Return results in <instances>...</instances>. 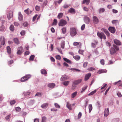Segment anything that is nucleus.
<instances>
[{
  "instance_id": "nucleus-1",
  "label": "nucleus",
  "mask_w": 122,
  "mask_h": 122,
  "mask_svg": "<svg viewBox=\"0 0 122 122\" xmlns=\"http://www.w3.org/2000/svg\"><path fill=\"white\" fill-rule=\"evenodd\" d=\"M119 50V47L113 44L112 47L110 49V51L111 54L113 55L116 53L117 51Z\"/></svg>"
},
{
  "instance_id": "nucleus-2",
  "label": "nucleus",
  "mask_w": 122,
  "mask_h": 122,
  "mask_svg": "<svg viewBox=\"0 0 122 122\" xmlns=\"http://www.w3.org/2000/svg\"><path fill=\"white\" fill-rule=\"evenodd\" d=\"M76 34V31L75 28H72L70 29V34L71 36H74Z\"/></svg>"
},
{
  "instance_id": "nucleus-3",
  "label": "nucleus",
  "mask_w": 122,
  "mask_h": 122,
  "mask_svg": "<svg viewBox=\"0 0 122 122\" xmlns=\"http://www.w3.org/2000/svg\"><path fill=\"white\" fill-rule=\"evenodd\" d=\"M97 35L101 40L102 39H103L104 40H106V39L105 35L103 33H100L98 32L97 33Z\"/></svg>"
},
{
  "instance_id": "nucleus-4",
  "label": "nucleus",
  "mask_w": 122,
  "mask_h": 122,
  "mask_svg": "<svg viewBox=\"0 0 122 122\" xmlns=\"http://www.w3.org/2000/svg\"><path fill=\"white\" fill-rule=\"evenodd\" d=\"M5 40L4 36H1L0 37V47L4 45L5 43Z\"/></svg>"
},
{
  "instance_id": "nucleus-5",
  "label": "nucleus",
  "mask_w": 122,
  "mask_h": 122,
  "mask_svg": "<svg viewBox=\"0 0 122 122\" xmlns=\"http://www.w3.org/2000/svg\"><path fill=\"white\" fill-rule=\"evenodd\" d=\"M31 77V75H26L25 76L22 77L21 79V82H24L27 80Z\"/></svg>"
},
{
  "instance_id": "nucleus-6",
  "label": "nucleus",
  "mask_w": 122,
  "mask_h": 122,
  "mask_svg": "<svg viewBox=\"0 0 122 122\" xmlns=\"http://www.w3.org/2000/svg\"><path fill=\"white\" fill-rule=\"evenodd\" d=\"M67 22L66 21L64 20H61L59 23L58 24L59 26H63L66 24Z\"/></svg>"
},
{
  "instance_id": "nucleus-7",
  "label": "nucleus",
  "mask_w": 122,
  "mask_h": 122,
  "mask_svg": "<svg viewBox=\"0 0 122 122\" xmlns=\"http://www.w3.org/2000/svg\"><path fill=\"white\" fill-rule=\"evenodd\" d=\"M17 50L18 51L17 52V53L18 55H20L21 54L23 51V48L22 46H20L18 47Z\"/></svg>"
},
{
  "instance_id": "nucleus-8",
  "label": "nucleus",
  "mask_w": 122,
  "mask_h": 122,
  "mask_svg": "<svg viewBox=\"0 0 122 122\" xmlns=\"http://www.w3.org/2000/svg\"><path fill=\"white\" fill-rule=\"evenodd\" d=\"M109 30L112 33H114L116 31V29L115 27H110L108 28Z\"/></svg>"
},
{
  "instance_id": "nucleus-9",
  "label": "nucleus",
  "mask_w": 122,
  "mask_h": 122,
  "mask_svg": "<svg viewBox=\"0 0 122 122\" xmlns=\"http://www.w3.org/2000/svg\"><path fill=\"white\" fill-rule=\"evenodd\" d=\"M84 20L86 24H89L90 21L89 18L87 16H85L84 18Z\"/></svg>"
},
{
  "instance_id": "nucleus-10",
  "label": "nucleus",
  "mask_w": 122,
  "mask_h": 122,
  "mask_svg": "<svg viewBox=\"0 0 122 122\" xmlns=\"http://www.w3.org/2000/svg\"><path fill=\"white\" fill-rule=\"evenodd\" d=\"M69 78V77L68 76L66 75H63L61 78V80L62 81H65Z\"/></svg>"
},
{
  "instance_id": "nucleus-11",
  "label": "nucleus",
  "mask_w": 122,
  "mask_h": 122,
  "mask_svg": "<svg viewBox=\"0 0 122 122\" xmlns=\"http://www.w3.org/2000/svg\"><path fill=\"white\" fill-rule=\"evenodd\" d=\"M13 15V12L11 11H9L7 15V17L8 20H10V18H12Z\"/></svg>"
},
{
  "instance_id": "nucleus-12",
  "label": "nucleus",
  "mask_w": 122,
  "mask_h": 122,
  "mask_svg": "<svg viewBox=\"0 0 122 122\" xmlns=\"http://www.w3.org/2000/svg\"><path fill=\"white\" fill-rule=\"evenodd\" d=\"M93 22L95 24H97L99 22V20L97 17L96 16H94L92 18Z\"/></svg>"
},
{
  "instance_id": "nucleus-13",
  "label": "nucleus",
  "mask_w": 122,
  "mask_h": 122,
  "mask_svg": "<svg viewBox=\"0 0 122 122\" xmlns=\"http://www.w3.org/2000/svg\"><path fill=\"white\" fill-rule=\"evenodd\" d=\"M18 16L19 20L20 21H21L23 20V16L21 14L20 12H19L18 13Z\"/></svg>"
},
{
  "instance_id": "nucleus-14",
  "label": "nucleus",
  "mask_w": 122,
  "mask_h": 122,
  "mask_svg": "<svg viewBox=\"0 0 122 122\" xmlns=\"http://www.w3.org/2000/svg\"><path fill=\"white\" fill-rule=\"evenodd\" d=\"M107 70L106 69H100L97 72V73L98 74H100L106 73L107 72Z\"/></svg>"
},
{
  "instance_id": "nucleus-15",
  "label": "nucleus",
  "mask_w": 122,
  "mask_h": 122,
  "mask_svg": "<svg viewBox=\"0 0 122 122\" xmlns=\"http://www.w3.org/2000/svg\"><path fill=\"white\" fill-rule=\"evenodd\" d=\"M113 41L114 43L117 45L120 46L121 45V42L118 40L115 39Z\"/></svg>"
},
{
  "instance_id": "nucleus-16",
  "label": "nucleus",
  "mask_w": 122,
  "mask_h": 122,
  "mask_svg": "<svg viewBox=\"0 0 122 122\" xmlns=\"http://www.w3.org/2000/svg\"><path fill=\"white\" fill-rule=\"evenodd\" d=\"M68 12L74 14L76 13V10L72 8H71L68 10Z\"/></svg>"
},
{
  "instance_id": "nucleus-17",
  "label": "nucleus",
  "mask_w": 122,
  "mask_h": 122,
  "mask_svg": "<svg viewBox=\"0 0 122 122\" xmlns=\"http://www.w3.org/2000/svg\"><path fill=\"white\" fill-rule=\"evenodd\" d=\"M91 74L90 73H89L86 74L85 76L84 80L85 81H86L91 76Z\"/></svg>"
},
{
  "instance_id": "nucleus-18",
  "label": "nucleus",
  "mask_w": 122,
  "mask_h": 122,
  "mask_svg": "<svg viewBox=\"0 0 122 122\" xmlns=\"http://www.w3.org/2000/svg\"><path fill=\"white\" fill-rule=\"evenodd\" d=\"M82 81V79H81L75 81H74L73 83V84L77 85L81 82Z\"/></svg>"
},
{
  "instance_id": "nucleus-19",
  "label": "nucleus",
  "mask_w": 122,
  "mask_h": 122,
  "mask_svg": "<svg viewBox=\"0 0 122 122\" xmlns=\"http://www.w3.org/2000/svg\"><path fill=\"white\" fill-rule=\"evenodd\" d=\"M98 43V42L97 41L95 40H94L93 41V42L91 43L92 47L93 48H95L96 47V45H97Z\"/></svg>"
},
{
  "instance_id": "nucleus-20",
  "label": "nucleus",
  "mask_w": 122,
  "mask_h": 122,
  "mask_svg": "<svg viewBox=\"0 0 122 122\" xmlns=\"http://www.w3.org/2000/svg\"><path fill=\"white\" fill-rule=\"evenodd\" d=\"M109 114V108H108L107 109H105L104 111V116L106 117Z\"/></svg>"
},
{
  "instance_id": "nucleus-21",
  "label": "nucleus",
  "mask_w": 122,
  "mask_h": 122,
  "mask_svg": "<svg viewBox=\"0 0 122 122\" xmlns=\"http://www.w3.org/2000/svg\"><path fill=\"white\" fill-rule=\"evenodd\" d=\"M121 80H119L117 82L114 83V85H117L118 86H122V82H121Z\"/></svg>"
},
{
  "instance_id": "nucleus-22",
  "label": "nucleus",
  "mask_w": 122,
  "mask_h": 122,
  "mask_svg": "<svg viewBox=\"0 0 122 122\" xmlns=\"http://www.w3.org/2000/svg\"><path fill=\"white\" fill-rule=\"evenodd\" d=\"M49 105L48 103H46L42 104L41 106V107L43 108L46 109V108Z\"/></svg>"
},
{
  "instance_id": "nucleus-23",
  "label": "nucleus",
  "mask_w": 122,
  "mask_h": 122,
  "mask_svg": "<svg viewBox=\"0 0 122 122\" xmlns=\"http://www.w3.org/2000/svg\"><path fill=\"white\" fill-rule=\"evenodd\" d=\"M90 2V0H83L82 2V4H86V5H88L89 4Z\"/></svg>"
},
{
  "instance_id": "nucleus-24",
  "label": "nucleus",
  "mask_w": 122,
  "mask_h": 122,
  "mask_svg": "<svg viewBox=\"0 0 122 122\" xmlns=\"http://www.w3.org/2000/svg\"><path fill=\"white\" fill-rule=\"evenodd\" d=\"M25 12L27 14L29 15L31 14L32 11L29 8L27 9L24 10Z\"/></svg>"
},
{
  "instance_id": "nucleus-25",
  "label": "nucleus",
  "mask_w": 122,
  "mask_h": 122,
  "mask_svg": "<svg viewBox=\"0 0 122 122\" xmlns=\"http://www.w3.org/2000/svg\"><path fill=\"white\" fill-rule=\"evenodd\" d=\"M55 86V84L53 83H50L48 85V86L50 88H53Z\"/></svg>"
},
{
  "instance_id": "nucleus-26",
  "label": "nucleus",
  "mask_w": 122,
  "mask_h": 122,
  "mask_svg": "<svg viewBox=\"0 0 122 122\" xmlns=\"http://www.w3.org/2000/svg\"><path fill=\"white\" fill-rule=\"evenodd\" d=\"M77 92L76 91L72 94L71 95V98H74L77 95Z\"/></svg>"
},
{
  "instance_id": "nucleus-27",
  "label": "nucleus",
  "mask_w": 122,
  "mask_h": 122,
  "mask_svg": "<svg viewBox=\"0 0 122 122\" xmlns=\"http://www.w3.org/2000/svg\"><path fill=\"white\" fill-rule=\"evenodd\" d=\"M14 42L15 43L18 45L20 43V42L19 41L18 39L17 38H15L14 39Z\"/></svg>"
},
{
  "instance_id": "nucleus-28",
  "label": "nucleus",
  "mask_w": 122,
  "mask_h": 122,
  "mask_svg": "<svg viewBox=\"0 0 122 122\" xmlns=\"http://www.w3.org/2000/svg\"><path fill=\"white\" fill-rule=\"evenodd\" d=\"M87 86H85L83 87L80 93H82L83 92H84L85 91L86 89L87 88Z\"/></svg>"
},
{
  "instance_id": "nucleus-29",
  "label": "nucleus",
  "mask_w": 122,
  "mask_h": 122,
  "mask_svg": "<svg viewBox=\"0 0 122 122\" xmlns=\"http://www.w3.org/2000/svg\"><path fill=\"white\" fill-rule=\"evenodd\" d=\"M66 107L69 109L70 110H71L72 108L71 105L68 102H67Z\"/></svg>"
},
{
  "instance_id": "nucleus-30",
  "label": "nucleus",
  "mask_w": 122,
  "mask_h": 122,
  "mask_svg": "<svg viewBox=\"0 0 122 122\" xmlns=\"http://www.w3.org/2000/svg\"><path fill=\"white\" fill-rule=\"evenodd\" d=\"M7 53L9 54H10L11 52V50L9 46H8L6 48Z\"/></svg>"
},
{
  "instance_id": "nucleus-31",
  "label": "nucleus",
  "mask_w": 122,
  "mask_h": 122,
  "mask_svg": "<svg viewBox=\"0 0 122 122\" xmlns=\"http://www.w3.org/2000/svg\"><path fill=\"white\" fill-rule=\"evenodd\" d=\"M47 118L46 117L44 116L42 117L41 122H46Z\"/></svg>"
},
{
  "instance_id": "nucleus-32",
  "label": "nucleus",
  "mask_w": 122,
  "mask_h": 122,
  "mask_svg": "<svg viewBox=\"0 0 122 122\" xmlns=\"http://www.w3.org/2000/svg\"><path fill=\"white\" fill-rule=\"evenodd\" d=\"M41 74H46L47 72L44 69H42L41 71Z\"/></svg>"
},
{
  "instance_id": "nucleus-33",
  "label": "nucleus",
  "mask_w": 122,
  "mask_h": 122,
  "mask_svg": "<svg viewBox=\"0 0 122 122\" xmlns=\"http://www.w3.org/2000/svg\"><path fill=\"white\" fill-rule=\"evenodd\" d=\"M89 113H90L92 109V104H89Z\"/></svg>"
},
{
  "instance_id": "nucleus-34",
  "label": "nucleus",
  "mask_w": 122,
  "mask_h": 122,
  "mask_svg": "<svg viewBox=\"0 0 122 122\" xmlns=\"http://www.w3.org/2000/svg\"><path fill=\"white\" fill-rule=\"evenodd\" d=\"M64 60L67 63L69 64H71V62L70 61L69 59L65 58H63Z\"/></svg>"
},
{
  "instance_id": "nucleus-35",
  "label": "nucleus",
  "mask_w": 122,
  "mask_h": 122,
  "mask_svg": "<svg viewBox=\"0 0 122 122\" xmlns=\"http://www.w3.org/2000/svg\"><path fill=\"white\" fill-rule=\"evenodd\" d=\"M61 47L62 49H64V46L65 45V41H63L61 42Z\"/></svg>"
},
{
  "instance_id": "nucleus-36",
  "label": "nucleus",
  "mask_w": 122,
  "mask_h": 122,
  "mask_svg": "<svg viewBox=\"0 0 122 122\" xmlns=\"http://www.w3.org/2000/svg\"><path fill=\"white\" fill-rule=\"evenodd\" d=\"M70 82L69 81H64L63 83V84L65 86H68Z\"/></svg>"
},
{
  "instance_id": "nucleus-37",
  "label": "nucleus",
  "mask_w": 122,
  "mask_h": 122,
  "mask_svg": "<svg viewBox=\"0 0 122 122\" xmlns=\"http://www.w3.org/2000/svg\"><path fill=\"white\" fill-rule=\"evenodd\" d=\"M63 15V14L62 13H60L58 15L57 17L58 19H60L62 17Z\"/></svg>"
},
{
  "instance_id": "nucleus-38",
  "label": "nucleus",
  "mask_w": 122,
  "mask_h": 122,
  "mask_svg": "<svg viewBox=\"0 0 122 122\" xmlns=\"http://www.w3.org/2000/svg\"><path fill=\"white\" fill-rule=\"evenodd\" d=\"M10 29L11 31H14V25H11L10 26Z\"/></svg>"
},
{
  "instance_id": "nucleus-39",
  "label": "nucleus",
  "mask_w": 122,
  "mask_h": 122,
  "mask_svg": "<svg viewBox=\"0 0 122 122\" xmlns=\"http://www.w3.org/2000/svg\"><path fill=\"white\" fill-rule=\"evenodd\" d=\"M5 29V27L3 25H2L0 27V30L2 31H4Z\"/></svg>"
},
{
  "instance_id": "nucleus-40",
  "label": "nucleus",
  "mask_w": 122,
  "mask_h": 122,
  "mask_svg": "<svg viewBox=\"0 0 122 122\" xmlns=\"http://www.w3.org/2000/svg\"><path fill=\"white\" fill-rule=\"evenodd\" d=\"M105 11V9L103 8H100L99 10V13H101Z\"/></svg>"
},
{
  "instance_id": "nucleus-41",
  "label": "nucleus",
  "mask_w": 122,
  "mask_h": 122,
  "mask_svg": "<svg viewBox=\"0 0 122 122\" xmlns=\"http://www.w3.org/2000/svg\"><path fill=\"white\" fill-rule=\"evenodd\" d=\"M97 91L96 90H95L94 91H92L89 93L88 94L89 96L92 95H93Z\"/></svg>"
},
{
  "instance_id": "nucleus-42",
  "label": "nucleus",
  "mask_w": 122,
  "mask_h": 122,
  "mask_svg": "<svg viewBox=\"0 0 122 122\" xmlns=\"http://www.w3.org/2000/svg\"><path fill=\"white\" fill-rule=\"evenodd\" d=\"M70 6V5L67 4H65L63 5V7L64 9H66L68 8Z\"/></svg>"
},
{
  "instance_id": "nucleus-43",
  "label": "nucleus",
  "mask_w": 122,
  "mask_h": 122,
  "mask_svg": "<svg viewBox=\"0 0 122 122\" xmlns=\"http://www.w3.org/2000/svg\"><path fill=\"white\" fill-rule=\"evenodd\" d=\"M57 23V21L56 19H54V20L53 22V25H56Z\"/></svg>"
},
{
  "instance_id": "nucleus-44",
  "label": "nucleus",
  "mask_w": 122,
  "mask_h": 122,
  "mask_svg": "<svg viewBox=\"0 0 122 122\" xmlns=\"http://www.w3.org/2000/svg\"><path fill=\"white\" fill-rule=\"evenodd\" d=\"M15 109L16 111L17 112H19L21 110V109L19 107H16L15 108Z\"/></svg>"
},
{
  "instance_id": "nucleus-45",
  "label": "nucleus",
  "mask_w": 122,
  "mask_h": 122,
  "mask_svg": "<svg viewBox=\"0 0 122 122\" xmlns=\"http://www.w3.org/2000/svg\"><path fill=\"white\" fill-rule=\"evenodd\" d=\"M35 57V56L33 55H32L30 56V58L29 59V60L30 61H33Z\"/></svg>"
},
{
  "instance_id": "nucleus-46",
  "label": "nucleus",
  "mask_w": 122,
  "mask_h": 122,
  "mask_svg": "<svg viewBox=\"0 0 122 122\" xmlns=\"http://www.w3.org/2000/svg\"><path fill=\"white\" fill-rule=\"evenodd\" d=\"M80 58V57L78 56H75V59L77 61L79 60Z\"/></svg>"
},
{
  "instance_id": "nucleus-47",
  "label": "nucleus",
  "mask_w": 122,
  "mask_h": 122,
  "mask_svg": "<svg viewBox=\"0 0 122 122\" xmlns=\"http://www.w3.org/2000/svg\"><path fill=\"white\" fill-rule=\"evenodd\" d=\"M66 28L65 27H63L62 29V33L63 34H65L66 32Z\"/></svg>"
},
{
  "instance_id": "nucleus-48",
  "label": "nucleus",
  "mask_w": 122,
  "mask_h": 122,
  "mask_svg": "<svg viewBox=\"0 0 122 122\" xmlns=\"http://www.w3.org/2000/svg\"><path fill=\"white\" fill-rule=\"evenodd\" d=\"M47 3V0L45 1L43 3L42 6L44 7L46 5Z\"/></svg>"
},
{
  "instance_id": "nucleus-49",
  "label": "nucleus",
  "mask_w": 122,
  "mask_h": 122,
  "mask_svg": "<svg viewBox=\"0 0 122 122\" xmlns=\"http://www.w3.org/2000/svg\"><path fill=\"white\" fill-rule=\"evenodd\" d=\"M54 105L56 108H60V106L57 103H55Z\"/></svg>"
},
{
  "instance_id": "nucleus-50",
  "label": "nucleus",
  "mask_w": 122,
  "mask_h": 122,
  "mask_svg": "<svg viewBox=\"0 0 122 122\" xmlns=\"http://www.w3.org/2000/svg\"><path fill=\"white\" fill-rule=\"evenodd\" d=\"M35 9L36 11H38L40 10V7L37 5L36 6Z\"/></svg>"
},
{
  "instance_id": "nucleus-51",
  "label": "nucleus",
  "mask_w": 122,
  "mask_h": 122,
  "mask_svg": "<svg viewBox=\"0 0 122 122\" xmlns=\"http://www.w3.org/2000/svg\"><path fill=\"white\" fill-rule=\"evenodd\" d=\"M15 100H13L10 101V104L12 105L14 104L15 103Z\"/></svg>"
},
{
  "instance_id": "nucleus-52",
  "label": "nucleus",
  "mask_w": 122,
  "mask_h": 122,
  "mask_svg": "<svg viewBox=\"0 0 122 122\" xmlns=\"http://www.w3.org/2000/svg\"><path fill=\"white\" fill-rule=\"evenodd\" d=\"M41 95H42L41 93L37 92L35 95V96H37L38 97H41Z\"/></svg>"
},
{
  "instance_id": "nucleus-53",
  "label": "nucleus",
  "mask_w": 122,
  "mask_h": 122,
  "mask_svg": "<svg viewBox=\"0 0 122 122\" xmlns=\"http://www.w3.org/2000/svg\"><path fill=\"white\" fill-rule=\"evenodd\" d=\"M104 62L105 61L103 59L101 60L100 61V63L102 65H104Z\"/></svg>"
},
{
  "instance_id": "nucleus-54",
  "label": "nucleus",
  "mask_w": 122,
  "mask_h": 122,
  "mask_svg": "<svg viewBox=\"0 0 122 122\" xmlns=\"http://www.w3.org/2000/svg\"><path fill=\"white\" fill-rule=\"evenodd\" d=\"M20 34L21 36H24L25 34V32L24 30H22Z\"/></svg>"
},
{
  "instance_id": "nucleus-55",
  "label": "nucleus",
  "mask_w": 122,
  "mask_h": 122,
  "mask_svg": "<svg viewBox=\"0 0 122 122\" xmlns=\"http://www.w3.org/2000/svg\"><path fill=\"white\" fill-rule=\"evenodd\" d=\"M95 69L93 67H90L88 68V70L89 71H92Z\"/></svg>"
},
{
  "instance_id": "nucleus-56",
  "label": "nucleus",
  "mask_w": 122,
  "mask_h": 122,
  "mask_svg": "<svg viewBox=\"0 0 122 122\" xmlns=\"http://www.w3.org/2000/svg\"><path fill=\"white\" fill-rule=\"evenodd\" d=\"M83 10L85 11L88 12L89 10V9L86 7H84L83 8Z\"/></svg>"
},
{
  "instance_id": "nucleus-57",
  "label": "nucleus",
  "mask_w": 122,
  "mask_h": 122,
  "mask_svg": "<svg viewBox=\"0 0 122 122\" xmlns=\"http://www.w3.org/2000/svg\"><path fill=\"white\" fill-rule=\"evenodd\" d=\"M14 61L12 60H11L9 61L8 62V64L9 65H10L13 63Z\"/></svg>"
},
{
  "instance_id": "nucleus-58",
  "label": "nucleus",
  "mask_w": 122,
  "mask_h": 122,
  "mask_svg": "<svg viewBox=\"0 0 122 122\" xmlns=\"http://www.w3.org/2000/svg\"><path fill=\"white\" fill-rule=\"evenodd\" d=\"M82 116V114L81 112H79L78 115V119L81 118Z\"/></svg>"
},
{
  "instance_id": "nucleus-59",
  "label": "nucleus",
  "mask_w": 122,
  "mask_h": 122,
  "mask_svg": "<svg viewBox=\"0 0 122 122\" xmlns=\"http://www.w3.org/2000/svg\"><path fill=\"white\" fill-rule=\"evenodd\" d=\"M88 62H84L83 64V66L84 67H86L87 66Z\"/></svg>"
},
{
  "instance_id": "nucleus-60",
  "label": "nucleus",
  "mask_w": 122,
  "mask_h": 122,
  "mask_svg": "<svg viewBox=\"0 0 122 122\" xmlns=\"http://www.w3.org/2000/svg\"><path fill=\"white\" fill-rule=\"evenodd\" d=\"M56 59H57L60 60L61 59V57L60 56L58 55L56 56Z\"/></svg>"
},
{
  "instance_id": "nucleus-61",
  "label": "nucleus",
  "mask_w": 122,
  "mask_h": 122,
  "mask_svg": "<svg viewBox=\"0 0 122 122\" xmlns=\"http://www.w3.org/2000/svg\"><path fill=\"white\" fill-rule=\"evenodd\" d=\"M37 16L38 15H36L34 16V17L33 18L32 20L33 21H34L35 20L36 18H37Z\"/></svg>"
},
{
  "instance_id": "nucleus-62",
  "label": "nucleus",
  "mask_w": 122,
  "mask_h": 122,
  "mask_svg": "<svg viewBox=\"0 0 122 122\" xmlns=\"http://www.w3.org/2000/svg\"><path fill=\"white\" fill-rule=\"evenodd\" d=\"M85 27V24H84L83 25H82L81 26V30H83L84 29Z\"/></svg>"
},
{
  "instance_id": "nucleus-63",
  "label": "nucleus",
  "mask_w": 122,
  "mask_h": 122,
  "mask_svg": "<svg viewBox=\"0 0 122 122\" xmlns=\"http://www.w3.org/2000/svg\"><path fill=\"white\" fill-rule=\"evenodd\" d=\"M23 25L24 26H27L28 25V23L25 22L23 23Z\"/></svg>"
},
{
  "instance_id": "nucleus-64",
  "label": "nucleus",
  "mask_w": 122,
  "mask_h": 122,
  "mask_svg": "<svg viewBox=\"0 0 122 122\" xmlns=\"http://www.w3.org/2000/svg\"><path fill=\"white\" fill-rule=\"evenodd\" d=\"M39 119H35L34 120V122H39Z\"/></svg>"
}]
</instances>
